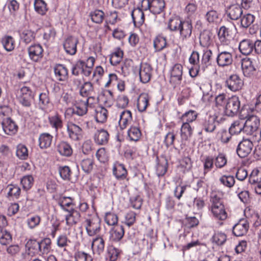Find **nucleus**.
<instances>
[{
  "label": "nucleus",
  "mask_w": 261,
  "mask_h": 261,
  "mask_svg": "<svg viewBox=\"0 0 261 261\" xmlns=\"http://www.w3.org/2000/svg\"><path fill=\"white\" fill-rule=\"evenodd\" d=\"M167 28L171 32H179V42L182 43H185L191 37L193 31L191 20H182L177 16L169 20Z\"/></svg>",
  "instance_id": "obj_1"
},
{
  "label": "nucleus",
  "mask_w": 261,
  "mask_h": 261,
  "mask_svg": "<svg viewBox=\"0 0 261 261\" xmlns=\"http://www.w3.org/2000/svg\"><path fill=\"white\" fill-rule=\"evenodd\" d=\"M240 117L242 120L246 119L244 123V133L255 137L257 141L260 140L261 130H258L260 125L259 118L254 115L246 114L244 110L241 111Z\"/></svg>",
  "instance_id": "obj_2"
},
{
  "label": "nucleus",
  "mask_w": 261,
  "mask_h": 261,
  "mask_svg": "<svg viewBox=\"0 0 261 261\" xmlns=\"http://www.w3.org/2000/svg\"><path fill=\"white\" fill-rule=\"evenodd\" d=\"M211 208L213 217L219 220H225L227 217V214L224 205L219 197H210Z\"/></svg>",
  "instance_id": "obj_3"
},
{
  "label": "nucleus",
  "mask_w": 261,
  "mask_h": 261,
  "mask_svg": "<svg viewBox=\"0 0 261 261\" xmlns=\"http://www.w3.org/2000/svg\"><path fill=\"white\" fill-rule=\"evenodd\" d=\"M86 232L89 236H94L101 230V220L96 215L88 216L83 222Z\"/></svg>",
  "instance_id": "obj_4"
},
{
  "label": "nucleus",
  "mask_w": 261,
  "mask_h": 261,
  "mask_svg": "<svg viewBox=\"0 0 261 261\" xmlns=\"http://www.w3.org/2000/svg\"><path fill=\"white\" fill-rule=\"evenodd\" d=\"M93 107V102H90L89 99L85 100L78 99L76 100L74 103L73 108H69V111H71L72 114L79 116L85 115L87 112L88 108Z\"/></svg>",
  "instance_id": "obj_5"
},
{
  "label": "nucleus",
  "mask_w": 261,
  "mask_h": 261,
  "mask_svg": "<svg viewBox=\"0 0 261 261\" xmlns=\"http://www.w3.org/2000/svg\"><path fill=\"white\" fill-rule=\"evenodd\" d=\"M142 7L144 10H150L154 14H159L163 12L165 7L164 0H142Z\"/></svg>",
  "instance_id": "obj_6"
},
{
  "label": "nucleus",
  "mask_w": 261,
  "mask_h": 261,
  "mask_svg": "<svg viewBox=\"0 0 261 261\" xmlns=\"http://www.w3.org/2000/svg\"><path fill=\"white\" fill-rule=\"evenodd\" d=\"M19 98V103L25 108L31 107L35 97L33 91L30 87L24 86L21 88Z\"/></svg>",
  "instance_id": "obj_7"
},
{
  "label": "nucleus",
  "mask_w": 261,
  "mask_h": 261,
  "mask_svg": "<svg viewBox=\"0 0 261 261\" xmlns=\"http://www.w3.org/2000/svg\"><path fill=\"white\" fill-rule=\"evenodd\" d=\"M240 109V100L238 96H232L228 98L224 111L225 114L229 117L236 115Z\"/></svg>",
  "instance_id": "obj_8"
},
{
  "label": "nucleus",
  "mask_w": 261,
  "mask_h": 261,
  "mask_svg": "<svg viewBox=\"0 0 261 261\" xmlns=\"http://www.w3.org/2000/svg\"><path fill=\"white\" fill-rule=\"evenodd\" d=\"M236 151L238 156L241 158L247 157L252 151L253 144L250 139H243L241 141L237 143Z\"/></svg>",
  "instance_id": "obj_9"
},
{
  "label": "nucleus",
  "mask_w": 261,
  "mask_h": 261,
  "mask_svg": "<svg viewBox=\"0 0 261 261\" xmlns=\"http://www.w3.org/2000/svg\"><path fill=\"white\" fill-rule=\"evenodd\" d=\"M67 132L68 137L72 141H79L83 139L84 131L79 125L70 122L67 124Z\"/></svg>",
  "instance_id": "obj_10"
},
{
  "label": "nucleus",
  "mask_w": 261,
  "mask_h": 261,
  "mask_svg": "<svg viewBox=\"0 0 261 261\" xmlns=\"http://www.w3.org/2000/svg\"><path fill=\"white\" fill-rule=\"evenodd\" d=\"M183 67L180 64H175L170 70V83L175 88L179 86L182 79Z\"/></svg>",
  "instance_id": "obj_11"
},
{
  "label": "nucleus",
  "mask_w": 261,
  "mask_h": 261,
  "mask_svg": "<svg viewBox=\"0 0 261 261\" xmlns=\"http://www.w3.org/2000/svg\"><path fill=\"white\" fill-rule=\"evenodd\" d=\"M225 85L230 90L236 92L240 90L243 86V81L236 74L230 75L226 80Z\"/></svg>",
  "instance_id": "obj_12"
},
{
  "label": "nucleus",
  "mask_w": 261,
  "mask_h": 261,
  "mask_svg": "<svg viewBox=\"0 0 261 261\" xmlns=\"http://www.w3.org/2000/svg\"><path fill=\"white\" fill-rule=\"evenodd\" d=\"M30 59L33 62L40 61L43 57V49L39 44H34L28 48Z\"/></svg>",
  "instance_id": "obj_13"
},
{
  "label": "nucleus",
  "mask_w": 261,
  "mask_h": 261,
  "mask_svg": "<svg viewBox=\"0 0 261 261\" xmlns=\"http://www.w3.org/2000/svg\"><path fill=\"white\" fill-rule=\"evenodd\" d=\"M79 43L78 39L73 36L68 37L64 41L63 47L68 55H74L77 51V44Z\"/></svg>",
  "instance_id": "obj_14"
},
{
  "label": "nucleus",
  "mask_w": 261,
  "mask_h": 261,
  "mask_svg": "<svg viewBox=\"0 0 261 261\" xmlns=\"http://www.w3.org/2000/svg\"><path fill=\"white\" fill-rule=\"evenodd\" d=\"M152 68L151 65L147 63H142L139 68V76L140 81L144 84L147 83L150 80Z\"/></svg>",
  "instance_id": "obj_15"
},
{
  "label": "nucleus",
  "mask_w": 261,
  "mask_h": 261,
  "mask_svg": "<svg viewBox=\"0 0 261 261\" xmlns=\"http://www.w3.org/2000/svg\"><path fill=\"white\" fill-rule=\"evenodd\" d=\"M233 62L232 52L219 50L217 57V62L219 66H226L230 65Z\"/></svg>",
  "instance_id": "obj_16"
},
{
  "label": "nucleus",
  "mask_w": 261,
  "mask_h": 261,
  "mask_svg": "<svg viewBox=\"0 0 261 261\" xmlns=\"http://www.w3.org/2000/svg\"><path fill=\"white\" fill-rule=\"evenodd\" d=\"M80 93L82 96L87 97L86 99L95 100V92L91 82H85L80 89Z\"/></svg>",
  "instance_id": "obj_17"
},
{
  "label": "nucleus",
  "mask_w": 261,
  "mask_h": 261,
  "mask_svg": "<svg viewBox=\"0 0 261 261\" xmlns=\"http://www.w3.org/2000/svg\"><path fill=\"white\" fill-rule=\"evenodd\" d=\"M249 229V223L246 219H240L232 228V233L237 237H241L245 234Z\"/></svg>",
  "instance_id": "obj_18"
},
{
  "label": "nucleus",
  "mask_w": 261,
  "mask_h": 261,
  "mask_svg": "<svg viewBox=\"0 0 261 261\" xmlns=\"http://www.w3.org/2000/svg\"><path fill=\"white\" fill-rule=\"evenodd\" d=\"M56 79L60 82H65L68 79V70L63 64H56L54 67Z\"/></svg>",
  "instance_id": "obj_19"
},
{
  "label": "nucleus",
  "mask_w": 261,
  "mask_h": 261,
  "mask_svg": "<svg viewBox=\"0 0 261 261\" xmlns=\"http://www.w3.org/2000/svg\"><path fill=\"white\" fill-rule=\"evenodd\" d=\"M2 125L4 132L8 135H14L17 132V125L10 117L3 119Z\"/></svg>",
  "instance_id": "obj_20"
},
{
  "label": "nucleus",
  "mask_w": 261,
  "mask_h": 261,
  "mask_svg": "<svg viewBox=\"0 0 261 261\" xmlns=\"http://www.w3.org/2000/svg\"><path fill=\"white\" fill-rule=\"evenodd\" d=\"M217 116L208 115L206 117L202 123V128L207 133H213L216 127Z\"/></svg>",
  "instance_id": "obj_21"
},
{
  "label": "nucleus",
  "mask_w": 261,
  "mask_h": 261,
  "mask_svg": "<svg viewBox=\"0 0 261 261\" xmlns=\"http://www.w3.org/2000/svg\"><path fill=\"white\" fill-rule=\"evenodd\" d=\"M113 174L118 180H123L126 178L127 172L123 164L116 162L113 166Z\"/></svg>",
  "instance_id": "obj_22"
},
{
  "label": "nucleus",
  "mask_w": 261,
  "mask_h": 261,
  "mask_svg": "<svg viewBox=\"0 0 261 261\" xmlns=\"http://www.w3.org/2000/svg\"><path fill=\"white\" fill-rule=\"evenodd\" d=\"M144 7H138L132 11L131 16L135 25H141L144 22V14L143 12Z\"/></svg>",
  "instance_id": "obj_23"
},
{
  "label": "nucleus",
  "mask_w": 261,
  "mask_h": 261,
  "mask_svg": "<svg viewBox=\"0 0 261 261\" xmlns=\"http://www.w3.org/2000/svg\"><path fill=\"white\" fill-rule=\"evenodd\" d=\"M110 239L112 242H117L120 241L124 234L123 226L116 225L114 226L110 231Z\"/></svg>",
  "instance_id": "obj_24"
},
{
  "label": "nucleus",
  "mask_w": 261,
  "mask_h": 261,
  "mask_svg": "<svg viewBox=\"0 0 261 261\" xmlns=\"http://www.w3.org/2000/svg\"><path fill=\"white\" fill-rule=\"evenodd\" d=\"M243 14L242 8L239 5H232L227 8V16L231 20H237L239 19Z\"/></svg>",
  "instance_id": "obj_25"
},
{
  "label": "nucleus",
  "mask_w": 261,
  "mask_h": 261,
  "mask_svg": "<svg viewBox=\"0 0 261 261\" xmlns=\"http://www.w3.org/2000/svg\"><path fill=\"white\" fill-rule=\"evenodd\" d=\"M156 172L158 176H163L167 170L168 161L165 156L156 157Z\"/></svg>",
  "instance_id": "obj_26"
},
{
  "label": "nucleus",
  "mask_w": 261,
  "mask_h": 261,
  "mask_svg": "<svg viewBox=\"0 0 261 261\" xmlns=\"http://www.w3.org/2000/svg\"><path fill=\"white\" fill-rule=\"evenodd\" d=\"M67 212L68 214L65 216L66 225L72 226L77 223L80 219V213L74 208L70 209V211Z\"/></svg>",
  "instance_id": "obj_27"
},
{
  "label": "nucleus",
  "mask_w": 261,
  "mask_h": 261,
  "mask_svg": "<svg viewBox=\"0 0 261 261\" xmlns=\"http://www.w3.org/2000/svg\"><path fill=\"white\" fill-rule=\"evenodd\" d=\"M109 139V134L103 129L97 130L94 134V140L96 143L104 145L108 143Z\"/></svg>",
  "instance_id": "obj_28"
},
{
  "label": "nucleus",
  "mask_w": 261,
  "mask_h": 261,
  "mask_svg": "<svg viewBox=\"0 0 261 261\" xmlns=\"http://www.w3.org/2000/svg\"><path fill=\"white\" fill-rule=\"evenodd\" d=\"M57 150L60 155L64 156H71L73 152L70 144L64 141H60L58 143Z\"/></svg>",
  "instance_id": "obj_29"
},
{
  "label": "nucleus",
  "mask_w": 261,
  "mask_h": 261,
  "mask_svg": "<svg viewBox=\"0 0 261 261\" xmlns=\"http://www.w3.org/2000/svg\"><path fill=\"white\" fill-rule=\"evenodd\" d=\"M132 114L129 110H124L120 114L119 124L121 129H125L132 121Z\"/></svg>",
  "instance_id": "obj_30"
},
{
  "label": "nucleus",
  "mask_w": 261,
  "mask_h": 261,
  "mask_svg": "<svg viewBox=\"0 0 261 261\" xmlns=\"http://www.w3.org/2000/svg\"><path fill=\"white\" fill-rule=\"evenodd\" d=\"M239 49L243 55H248L254 50L253 42L250 39H244L240 42Z\"/></svg>",
  "instance_id": "obj_31"
},
{
  "label": "nucleus",
  "mask_w": 261,
  "mask_h": 261,
  "mask_svg": "<svg viewBox=\"0 0 261 261\" xmlns=\"http://www.w3.org/2000/svg\"><path fill=\"white\" fill-rule=\"evenodd\" d=\"M242 69L245 76H250L252 75L255 70L252 64V61L249 58L243 59L242 60Z\"/></svg>",
  "instance_id": "obj_32"
},
{
  "label": "nucleus",
  "mask_w": 261,
  "mask_h": 261,
  "mask_svg": "<svg viewBox=\"0 0 261 261\" xmlns=\"http://www.w3.org/2000/svg\"><path fill=\"white\" fill-rule=\"evenodd\" d=\"M53 136L48 133H43L39 135V145L41 149H46L51 144Z\"/></svg>",
  "instance_id": "obj_33"
},
{
  "label": "nucleus",
  "mask_w": 261,
  "mask_h": 261,
  "mask_svg": "<svg viewBox=\"0 0 261 261\" xmlns=\"http://www.w3.org/2000/svg\"><path fill=\"white\" fill-rule=\"evenodd\" d=\"M218 36L220 41L225 45L228 44L232 38L229 29L225 26L220 27Z\"/></svg>",
  "instance_id": "obj_34"
},
{
  "label": "nucleus",
  "mask_w": 261,
  "mask_h": 261,
  "mask_svg": "<svg viewBox=\"0 0 261 261\" xmlns=\"http://www.w3.org/2000/svg\"><path fill=\"white\" fill-rule=\"evenodd\" d=\"M150 99L149 95L146 93H141L138 98L137 107L139 111L143 112L146 111L149 106Z\"/></svg>",
  "instance_id": "obj_35"
},
{
  "label": "nucleus",
  "mask_w": 261,
  "mask_h": 261,
  "mask_svg": "<svg viewBox=\"0 0 261 261\" xmlns=\"http://www.w3.org/2000/svg\"><path fill=\"white\" fill-rule=\"evenodd\" d=\"M255 16L250 13H245L240 18V27L242 29L248 28L254 21Z\"/></svg>",
  "instance_id": "obj_36"
},
{
  "label": "nucleus",
  "mask_w": 261,
  "mask_h": 261,
  "mask_svg": "<svg viewBox=\"0 0 261 261\" xmlns=\"http://www.w3.org/2000/svg\"><path fill=\"white\" fill-rule=\"evenodd\" d=\"M122 253V250L113 245L109 246L107 250V259L110 261H116Z\"/></svg>",
  "instance_id": "obj_37"
},
{
  "label": "nucleus",
  "mask_w": 261,
  "mask_h": 261,
  "mask_svg": "<svg viewBox=\"0 0 261 261\" xmlns=\"http://www.w3.org/2000/svg\"><path fill=\"white\" fill-rule=\"evenodd\" d=\"M167 45L166 37L161 35H158L153 40V47L155 52L162 51Z\"/></svg>",
  "instance_id": "obj_38"
},
{
  "label": "nucleus",
  "mask_w": 261,
  "mask_h": 261,
  "mask_svg": "<svg viewBox=\"0 0 261 261\" xmlns=\"http://www.w3.org/2000/svg\"><path fill=\"white\" fill-rule=\"evenodd\" d=\"M193 128L188 123L182 122L180 128V136L182 140L187 141L192 136Z\"/></svg>",
  "instance_id": "obj_39"
},
{
  "label": "nucleus",
  "mask_w": 261,
  "mask_h": 261,
  "mask_svg": "<svg viewBox=\"0 0 261 261\" xmlns=\"http://www.w3.org/2000/svg\"><path fill=\"white\" fill-rule=\"evenodd\" d=\"M48 122L51 127L55 129L56 132L63 127V121L61 117L56 114L48 117Z\"/></svg>",
  "instance_id": "obj_40"
},
{
  "label": "nucleus",
  "mask_w": 261,
  "mask_h": 261,
  "mask_svg": "<svg viewBox=\"0 0 261 261\" xmlns=\"http://www.w3.org/2000/svg\"><path fill=\"white\" fill-rule=\"evenodd\" d=\"M219 135L220 139L223 143L226 144L230 141L235 144L238 143L237 140L236 138L232 137V134L229 130L227 132L226 129H222L219 132Z\"/></svg>",
  "instance_id": "obj_41"
},
{
  "label": "nucleus",
  "mask_w": 261,
  "mask_h": 261,
  "mask_svg": "<svg viewBox=\"0 0 261 261\" xmlns=\"http://www.w3.org/2000/svg\"><path fill=\"white\" fill-rule=\"evenodd\" d=\"M108 111L102 107H98L95 110V118L97 122L103 123L107 119Z\"/></svg>",
  "instance_id": "obj_42"
},
{
  "label": "nucleus",
  "mask_w": 261,
  "mask_h": 261,
  "mask_svg": "<svg viewBox=\"0 0 261 261\" xmlns=\"http://www.w3.org/2000/svg\"><path fill=\"white\" fill-rule=\"evenodd\" d=\"M228 98L224 93L219 94L215 98V106L219 110L224 111Z\"/></svg>",
  "instance_id": "obj_43"
},
{
  "label": "nucleus",
  "mask_w": 261,
  "mask_h": 261,
  "mask_svg": "<svg viewBox=\"0 0 261 261\" xmlns=\"http://www.w3.org/2000/svg\"><path fill=\"white\" fill-rule=\"evenodd\" d=\"M90 17L93 22L100 24L103 22L105 15L102 10L96 9L90 13Z\"/></svg>",
  "instance_id": "obj_44"
},
{
  "label": "nucleus",
  "mask_w": 261,
  "mask_h": 261,
  "mask_svg": "<svg viewBox=\"0 0 261 261\" xmlns=\"http://www.w3.org/2000/svg\"><path fill=\"white\" fill-rule=\"evenodd\" d=\"M2 43L5 49L7 51H12L15 47V41L10 36H5L2 39Z\"/></svg>",
  "instance_id": "obj_45"
},
{
  "label": "nucleus",
  "mask_w": 261,
  "mask_h": 261,
  "mask_svg": "<svg viewBox=\"0 0 261 261\" xmlns=\"http://www.w3.org/2000/svg\"><path fill=\"white\" fill-rule=\"evenodd\" d=\"M229 130L232 135L239 134L242 132L244 133V122L241 120L234 121L230 126Z\"/></svg>",
  "instance_id": "obj_46"
},
{
  "label": "nucleus",
  "mask_w": 261,
  "mask_h": 261,
  "mask_svg": "<svg viewBox=\"0 0 261 261\" xmlns=\"http://www.w3.org/2000/svg\"><path fill=\"white\" fill-rule=\"evenodd\" d=\"M50 102L48 92H42L39 95L38 106L40 109L42 110L47 109Z\"/></svg>",
  "instance_id": "obj_47"
},
{
  "label": "nucleus",
  "mask_w": 261,
  "mask_h": 261,
  "mask_svg": "<svg viewBox=\"0 0 261 261\" xmlns=\"http://www.w3.org/2000/svg\"><path fill=\"white\" fill-rule=\"evenodd\" d=\"M20 37L22 41L28 44L35 39V34L31 30L24 29L20 33Z\"/></svg>",
  "instance_id": "obj_48"
},
{
  "label": "nucleus",
  "mask_w": 261,
  "mask_h": 261,
  "mask_svg": "<svg viewBox=\"0 0 261 261\" xmlns=\"http://www.w3.org/2000/svg\"><path fill=\"white\" fill-rule=\"evenodd\" d=\"M123 56V51L120 48H116V50L111 55L110 58L111 64L114 66L117 65L121 62Z\"/></svg>",
  "instance_id": "obj_49"
},
{
  "label": "nucleus",
  "mask_w": 261,
  "mask_h": 261,
  "mask_svg": "<svg viewBox=\"0 0 261 261\" xmlns=\"http://www.w3.org/2000/svg\"><path fill=\"white\" fill-rule=\"evenodd\" d=\"M205 19L209 23H217L219 21V14L214 10H209L204 15Z\"/></svg>",
  "instance_id": "obj_50"
},
{
  "label": "nucleus",
  "mask_w": 261,
  "mask_h": 261,
  "mask_svg": "<svg viewBox=\"0 0 261 261\" xmlns=\"http://www.w3.org/2000/svg\"><path fill=\"white\" fill-rule=\"evenodd\" d=\"M211 33L208 30H204L199 36L200 44L203 47H207L211 44Z\"/></svg>",
  "instance_id": "obj_51"
},
{
  "label": "nucleus",
  "mask_w": 261,
  "mask_h": 261,
  "mask_svg": "<svg viewBox=\"0 0 261 261\" xmlns=\"http://www.w3.org/2000/svg\"><path fill=\"white\" fill-rule=\"evenodd\" d=\"M227 240L226 235L222 232H215L212 238V241L218 246L223 245Z\"/></svg>",
  "instance_id": "obj_52"
},
{
  "label": "nucleus",
  "mask_w": 261,
  "mask_h": 261,
  "mask_svg": "<svg viewBox=\"0 0 261 261\" xmlns=\"http://www.w3.org/2000/svg\"><path fill=\"white\" fill-rule=\"evenodd\" d=\"M26 247L30 251L29 253L38 254L40 251V246L39 242L36 240H30L26 244Z\"/></svg>",
  "instance_id": "obj_53"
},
{
  "label": "nucleus",
  "mask_w": 261,
  "mask_h": 261,
  "mask_svg": "<svg viewBox=\"0 0 261 261\" xmlns=\"http://www.w3.org/2000/svg\"><path fill=\"white\" fill-rule=\"evenodd\" d=\"M34 5L35 11L40 15H44L47 11V5L43 0H35Z\"/></svg>",
  "instance_id": "obj_54"
},
{
  "label": "nucleus",
  "mask_w": 261,
  "mask_h": 261,
  "mask_svg": "<svg viewBox=\"0 0 261 261\" xmlns=\"http://www.w3.org/2000/svg\"><path fill=\"white\" fill-rule=\"evenodd\" d=\"M127 135L130 140L137 141L141 136V133L138 127L132 126L127 130Z\"/></svg>",
  "instance_id": "obj_55"
},
{
  "label": "nucleus",
  "mask_w": 261,
  "mask_h": 261,
  "mask_svg": "<svg viewBox=\"0 0 261 261\" xmlns=\"http://www.w3.org/2000/svg\"><path fill=\"white\" fill-rule=\"evenodd\" d=\"M70 243V241L65 234H60L57 239L58 247L60 248H63L64 251H66V247L69 245Z\"/></svg>",
  "instance_id": "obj_56"
},
{
  "label": "nucleus",
  "mask_w": 261,
  "mask_h": 261,
  "mask_svg": "<svg viewBox=\"0 0 261 261\" xmlns=\"http://www.w3.org/2000/svg\"><path fill=\"white\" fill-rule=\"evenodd\" d=\"M58 171L60 177L64 180H70L71 171L69 167L67 166H60Z\"/></svg>",
  "instance_id": "obj_57"
},
{
  "label": "nucleus",
  "mask_w": 261,
  "mask_h": 261,
  "mask_svg": "<svg viewBox=\"0 0 261 261\" xmlns=\"http://www.w3.org/2000/svg\"><path fill=\"white\" fill-rule=\"evenodd\" d=\"M105 244L103 239L101 237H98L93 240L92 246L96 249L97 253L100 254L104 250Z\"/></svg>",
  "instance_id": "obj_58"
},
{
  "label": "nucleus",
  "mask_w": 261,
  "mask_h": 261,
  "mask_svg": "<svg viewBox=\"0 0 261 261\" xmlns=\"http://www.w3.org/2000/svg\"><path fill=\"white\" fill-rule=\"evenodd\" d=\"M212 56V51L210 49H204L203 50V55L201 59V64L202 68L207 67L211 65V59Z\"/></svg>",
  "instance_id": "obj_59"
},
{
  "label": "nucleus",
  "mask_w": 261,
  "mask_h": 261,
  "mask_svg": "<svg viewBox=\"0 0 261 261\" xmlns=\"http://www.w3.org/2000/svg\"><path fill=\"white\" fill-rule=\"evenodd\" d=\"M118 217L113 212H109L105 213V221L109 225L115 226L117 223Z\"/></svg>",
  "instance_id": "obj_60"
},
{
  "label": "nucleus",
  "mask_w": 261,
  "mask_h": 261,
  "mask_svg": "<svg viewBox=\"0 0 261 261\" xmlns=\"http://www.w3.org/2000/svg\"><path fill=\"white\" fill-rule=\"evenodd\" d=\"M85 62L82 60H79L75 63L73 64L71 72L73 75H79L82 73L85 67Z\"/></svg>",
  "instance_id": "obj_61"
},
{
  "label": "nucleus",
  "mask_w": 261,
  "mask_h": 261,
  "mask_svg": "<svg viewBox=\"0 0 261 261\" xmlns=\"http://www.w3.org/2000/svg\"><path fill=\"white\" fill-rule=\"evenodd\" d=\"M197 117V113L195 111L190 110L186 112L182 116L181 119L184 123H191L195 121Z\"/></svg>",
  "instance_id": "obj_62"
},
{
  "label": "nucleus",
  "mask_w": 261,
  "mask_h": 261,
  "mask_svg": "<svg viewBox=\"0 0 261 261\" xmlns=\"http://www.w3.org/2000/svg\"><path fill=\"white\" fill-rule=\"evenodd\" d=\"M82 170L87 174L90 173L93 167V161L91 159H86L82 160L81 163Z\"/></svg>",
  "instance_id": "obj_63"
},
{
  "label": "nucleus",
  "mask_w": 261,
  "mask_h": 261,
  "mask_svg": "<svg viewBox=\"0 0 261 261\" xmlns=\"http://www.w3.org/2000/svg\"><path fill=\"white\" fill-rule=\"evenodd\" d=\"M249 181L251 184H258L261 182V171L258 169H254L251 173Z\"/></svg>",
  "instance_id": "obj_64"
}]
</instances>
